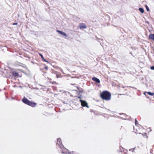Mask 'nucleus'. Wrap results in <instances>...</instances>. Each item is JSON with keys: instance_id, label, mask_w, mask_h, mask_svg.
Segmentation results:
<instances>
[{"instance_id": "obj_1", "label": "nucleus", "mask_w": 154, "mask_h": 154, "mask_svg": "<svg viewBox=\"0 0 154 154\" xmlns=\"http://www.w3.org/2000/svg\"><path fill=\"white\" fill-rule=\"evenodd\" d=\"M56 144L57 146H58L59 148L62 149V152L63 153L66 154H72V152H71L68 151V150L64 147L62 144L61 140L60 138L57 139Z\"/></svg>"}, {"instance_id": "obj_2", "label": "nucleus", "mask_w": 154, "mask_h": 154, "mask_svg": "<svg viewBox=\"0 0 154 154\" xmlns=\"http://www.w3.org/2000/svg\"><path fill=\"white\" fill-rule=\"evenodd\" d=\"M100 97L103 100H109L111 99V95L109 92L107 91H103L100 94Z\"/></svg>"}, {"instance_id": "obj_3", "label": "nucleus", "mask_w": 154, "mask_h": 154, "mask_svg": "<svg viewBox=\"0 0 154 154\" xmlns=\"http://www.w3.org/2000/svg\"><path fill=\"white\" fill-rule=\"evenodd\" d=\"M22 100L24 103L32 107H35L36 105L35 103L29 101L25 97H24L22 99Z\"/></svg>"}, {"instance_id": "obj_4", "label": "nucleus", "mask_w": 154, "mask_h": 154, "mask_svg": "<svg viewBox=\"0 0 154 154\" xmlns=\"http://www.w3.org/2000/svg\"><path fill=\"white\" fill-rule=\"evenodd\" d=\"M79 101L81 103V104L82 106L83 107H86L88 108H89V106H88V103L86 101L82 100L81 99Z\"/></svg>"}, {"instance_id": "obj_5", "label": "nucleus", "mask_w": 154, "mask_h": 154, "mask_svg": "<svg viewBox=\"0 0 154 154\" xmlns=\"http://www.w3.org/2000/svg\"><path fill=\"white\" fill-rule=\"evenodd\" d=\"M79 27L80 29H85L87 28L86 25L84 23H81L79 25Z\"/></svg>"}, {"instance_id": "obj_6", "label": "nucleus", "mask_w": 154, "mask_h": 154, "mask_svg": "<svg viewBox=\"0 0 154 154\" xmlns=\"http://www.w3.org/2000/svg\"><path fill=\"white\" fill-rule=\"evenodd\" d=\"M92 79L94 81L98 83H99L100 82V80L96 77H93L92 78Z\"/></svg>"}, {"instance_id": "obj_7", "label": "nucleus", "mask_w": 154, "mask_h": 154, "mask_svg": "<svg viewBox=\"0 0 154 154\" xmlns=\"http://www.w3.org/2000/svg\"><path fill=\"white\" fill-rule=\"evenodd\" d=\"M57 31L59 32L60 34L65 36L67 37V35L64 32H62L61 31H60L59 30H57Z\"/></svg>"}, {"instance_id": "obj_8", "label": "nucleus", "mask_w": 154, "mask_h": 154, "mask_svg": "<svg viewBox=\"0 0 154 154\" xmlns=\"http://www.w3.org/2000/svg\"><path fill=\"white\" fill-rule=\"evenodd\" d=\"M55 74H56V77L57 78H61L62 77L61 74L59 72H56Z\"/></svg>"}, {"instance_id": "obj_9", "label": "nucleus", "mask_w": 154, "mask_h": 154, "mask_svg": "<svg viewBox=\"0 0 154 154\" xmlns=\"http://www.w3.org/2000/svg\"><path fill=\"white\" fill-rule=\"evenodd\" d=\"M149 38L154 41V33L153 34H150L149 35Z\"/></svg>"}, {"instance_id": "obj_10", "label": "nucleus", "mask_w": 154, "mask_h": 154, "mask_svg": "<svg viewBox=\"0 0 154 154\" xmlns=\"http://www.w3.org/2000/svg\"><path fill=\"white\" fill-rule=\"evenodd\" d=\"M39 55L41 56V57L42 58V60L45 62H48V61H47L44 58V57L42 55V54H40V53H39Z\"/></svg>"}, {"instance_id": "obj_11", "label": "nucleus", "mask_w": 154, "mask_h": 154, "mask_svg": "<svg viewBox=\"0 0 154 154\" xmlns=\"http://www.w3.org/2000/svg\"><path fill=\"white\" fill-rule=\"evenodd\" d=\"M147 93L149 95L151 96H153L154 95V93H152L150 92H145L144 93V94L145 95V94Z\"/></svg>"}, {"instance_id": "obj_12", "label": "nucleus", "mask_w": 154, "mask_h": 154, "mask_svg": "<svg viewBox=\"0 0 154 154\" xmlns=\"http://www.w3.org/2000/svg\"><path fill=\"white\" fill-rule=\"evenodd\" d=\"M12 75L15 76H18L19 75L18 74L17 72H13Z\"/></svg>"}, {"instance_id": "obj_13", "label": "nucleus", "mask_w": 154, "mask_h": 154, "mask_svg": "<svg viewBox=\"0 0 154 154\" xmlns=\"http://www.w3.org/2000/svg\"><path fill=\"white\" fill-rule=\"evenodd\" d=\"M139 11L141 12L142 13H143L144 12V10L143 9L141 8H139Z\"/></svg>"}, {"instance_id": "obj_14", "label": "nucleus", "mask_w": 154, "mask_h": 154, "mask_svg": "<svg viewBox=\"0 0 154 154\" xmlns=\"http://www.w3.org/2000/svg\"><path fill=\"white\" fill-rule=\"evenodd\" d=\"M145 7L146 9V10L148 11H149V9L148 7V6L147 5H145Z\"/></svg>"}, {"instance_id": "obj_15", "label": "nucleus", "mask_w": 154, "mask_h": 154, "mask_svg": "<svg viewBox=\"0 0 154 154\" xmlns=\"http://www.w3.org/2000/svg\"><path fill=\"white\" fill-rule=\"evenodd\" d=\"M33 34L37 36L38 34V32L35 31L33 32Z\"/></svg>"}, {"instance_id": "obj_16", "label": "nucleus", "mask_w": 154, "mask_h": 154, "mask_svg": "<svg viewBox=\"0 0 154 154\" xmlns=\"http://www.w3.org/2000/svg\"><path fill=\"white\" fill-rule=\"evenodd\" d=\"M135 124L137 126V125H138V122H137V119H135Z\"/></svg>"}, {"instance_id": "obj_17", "label": "nucleus", "mask_w": 154, "mask_h": 154, "mask_svg": "<svg viewBox=\"0 0 154 154\" xmlns=\"http://www.w3.org/2000/svg\"><path fill=\"white\" fill-rule=\"evenodd\" d=\"M122 151H124L123 149V148L122 147L120 148V150L119 152H122Z\"/></svg>"}, {"instance_id": "obj_18", "label": "nucleus", "mask_w": 154, "mask_h": 154, "mask_svg": "<svg viewBox=\"0 0 154 154\" xmlns=\"http://www.w3.org/2000/svg\"><path fill=\"white\" fill-rule=\"evenodd\" d=\"M122 154H127V151H124L122 153Z\"/></svg>"}, {"instance_id": "obj_19", "label": "nucleus", "mask_w": 154, "mask_h": 154, "mask_svg": "<svg viewBox=\"0 0 154 154\" xmlns=\"http://www.w3.org/2000/svg\"><path fill=\"white\" fill-rule=\"evenodd\" d=\"M135 148V147L134 148H133V149H129V151H131L132 152H133V151H134V149Z\"/></svg>"}, {"instance_id": "obj_20", "label": "nucleus", "mask_w": 154, "mask_h": 154, "mask_svg": "<svg viewBox=\"0 0 154 154\" xmlns=\"http://www.w3.org/2000/svg\"><path fill=\"white\" fill-rule=\"evenodd\" d=\"M151 69L154 70V66H152L150 67Z\"/></svg>"}, {"instance_id": "obj_21", "label": "nucleus", "mask_w": 154, "mask_h": 154, "mask_svg": "<svg viewBox=\"0 0 154 154\" xmlns=\"http://www.w3.org/2000/svg\"><path fill=\"white\" fill-rule=\"evenodd\" d=\"M17 23H14L13 24V25H17Z\"/></svg>"}, {"instance_id": "obj_22", "label": "nucleus", "mask_w": 154, "mask_h": 154, "mask_svg": "<svg viewBox=\"0 0 154 154\" xmlns=\"http://www.w3.org/2000/svg\"><path fill=\"white\" fill-rule=\"evenodd\" d=\"M45 69L46 70H48V66H46L45 67Z\"/></svg>"}, {"instance_id": "obj_23", "label": "nucleus", "mask_w": 154, "mask_h": 154, "mask_svg": "<svg viewBox=\"0 0 154 154\" xmlns=\"http://www.w3.org/2000/svg\"><path fill=\"white\" fill-rule=\"evenodd\" d=\"M60 71H61V72H63H63V70L62 69L60 68Z\"/></svg>"}, {"instance_id": "obj_24", "label": "nucleus", "mask_w": 154, "mask_h": 154, "mask_svg": "<svg viewBox=\"0 0 154 154\" xmlns=\"http://www.w3.org/2000/svg\"><path fill=\"white\" fill-rule=\"evenodd\" d=\"M72 154H77V153H76L73 151H72Z\"/></svg>"}, {"instance_id": "obj_25", "label": "nucleus", "mask_w": 154, "mask_h": 154, "mask_svg": "<svg viewBox=\"0 0 154 154\" xmlns=\"http://www.w3.org/2000/svg\"><path fill=\"white\" fill-rule=\"evenodd\" d=\"M79 98H81V97H79Z\"/></svg>"}]
</instances>
